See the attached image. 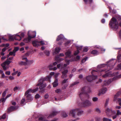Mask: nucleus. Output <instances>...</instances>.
<instances>
[{"label": "nucleus", "mask_w": 121, "mask_h": 121, "mask_svg": "<svg viewBox=\"0 0 121 121\" xmlns=\"http://www.w3.org/2000/svg\"><path fill=\"white\" fill-rule=\"evenodd\" d=\"M108 64L110 65L109 66H108L107 65H104V64H102L98 65L97 67V71L93 70L91 72L92 75L86 77V79L89 82H91L93 80L97 78V76H100L103 74L104 72L107 69L105 68L108 67V69L107 71L109 70V68L111 66V68L110 69H112L113 66L114 65L115 63H113V60H111L107 62Z\"/></svg>", "instance_id": "f257e3e1"}, {"label": "nucleus", "mask_w": 121, "mask_h": 121, "mask_svg": "<svg viewBox=\"0 0 121 121\" xmlns=\"http://www.w3.org/2000/svg\"><path fill=\"white\" fill-rule=\"evenodd\" d=\"M54 72H51L50 73V75H49L47 76L44 78H41L39 80V83L37 85V86H40L39 87V89H42L43 88L45 87L46 85V84H43V81L46 80H48L50 81V79L51 78V75H53L54 74Z\"/></svg>", "instance_id": "f03ea898"}, {"label": "nucleus", "mask_w": 121, "mask_h": 121, "mask_svg": "<svg viewBox=\"0 0 121 121\" xmlns=\"http://www.w3.org/2000/svg\"><path fill=\"white\" fill-rule=\"evenodd\" d=\"M38 88L37 87L33 90H32L31 89H30L27 90L25 92L24 95L25 96H26L27 100L29 102L32 101L33 99V98L31 95L29 94L31 92H35L38 91Z\"/></svg>", "instance_id": "7ed1b4c3"}, {"label": "nucleus", "mask_w": 121, "mask_h": 121, "mask_svg": "<svg viewBox=\"0 0 121 121\" xmlns=\"http://www.w3.org/2000/svg\"><path fill=\"white\" fill-rule=\"evenodd\" d=\"M109 25L111 28L117 29L118 28V22L117 19L114 17H112L111 19Z\"/></svg>", "instance_id": "20e7f679"}, {"label": "nucleus", "mask_w": 121, "mask_h": 121, "mask_svg": "<svg viewBox=\"0 0 121 121\" xmlns=\"http://www.w3.org/2000/svg\"><path fill=\"white\" fill-rule=\"evenodd\" d=\"M12 62V61L9 60L8 59H7L6 61L2 63L1 65L3 69L4 70H6L7 69L9 68L8 67H6V65H9L11 62Z\"/></svg>", "instance_id": "39448f33"}, {"label": "nucleus", "mask_w": 121, "mask_h": 121, "mask_svg": "<svg viewBox=\"0 0 121 121\" xmlns=\"http://www.w3.org/2000/svg\"><path fill=\"white\" fill-rule=\"evenodd\" d=\"M28 56V54L27 53H26L22 56V60H23L27 61V65H30L32 64L33 62V60L29 61L27 59V58L26 57Z\"/></svg>", "instance_id": "423d86ee"}, {"label": "nucleus", "mask_w": 121, "mask_h": 121, "mask_svg": "<svg viewBox=\"0 0 121 121\" xmlns=\"http://www.w3.org/2000/svg\"><path fill=\"white\" fill-rule=\"evenodd\" d=\"M29 31L28 32V38H25L23 40V41L26 43H28L29 42L30 40L32 38H33L35 37L36 36V32L35 31H34L33 32L35 34V35L33 36H30L29 34Z\"/></svg>", "instance_id": "0eeeda50"}, {"label": "nucleus", "mask_w": 121, "mask_h": 121, "mask_svg": "<svg viewBox=\"0 0 121 121\" xmlns=\"http://www.w3.org/2000/svg\"><path fill=\"white\" fill-rule=\"evenodd\" d=\"M82 104L83 106L86 107L91 106L92 105V103L90 101L86 100L83 102Z\"/></svg>", "instance_id": "6e6552de"}, {"label": "nucleus", "mask_w": 121, "mask_h": 121, "mask_svg": "<svg viewBox=\"0 0 121 121\" xmlns=\"http://www.w3.org/2000/svg\"><path fill=\"white\" fill-rule=\"evenodd\" d=\"M105 113L108 116L111 113H115L116 111L114 110H112V109H110L108 108L105 109Z\"/></svg>", "instance_id": "1a4fd4ad"}, {"label": "nucleus", "mask_w": 121, "mask_h": 121, "mask_svg": "<svg viewBox=\"0 0 121 121\" xmlns=\"http://www.w3.org/2000/svg\"><path fill=\"white\" fill-rule=\"evenodd\" d=\"M121 93L120 92H118L115 95L114 99V101H116L117 100L118 102H121V98L117 99V97L120 95Z\"/></svg>", "instance_id": "9d476101"}, {"label": "nucleus", "mask_w": 121, "mask_h": 121, "mask_svg": "<svg viewBox=\"0 0 121 121\" xmlns=\"http://www.w3.org/2000/svg\"><path fill=\"white\" fill-rule=\"evenodd\" d=\"M68 71L67 69H65L62 72V75L61 76V78L62 79L65 78L67 77Z\"/></svg>", "instance_id": "9b49d317"}, {"label": "nucleus", "mask_w": 121, "mask_h": 121, "mask_svg": "<svg viewBox=\"0 0 121 121\" xmlns=\"http://www.w3.org/2000/svg\"><path fill=\"white\" fill-rule=\"evenodd\" d=\"M121 77V74L118 75L117 76L114 77L113 78H111L108 80V84H109L111 83L114 80L116 79V78H119Z\"/></svg>", "instance_id": "f8f14e48"}, {"label": "nucleus", "mask_w": 121, "mask_h": 121, "mask_svg": "<svg viewBox=\"0 0 121 121\" xmlns=\"http://www.w3.org/2000/svg\"><path fill=\"white\" fill-rule=\"evenodd\" d=\"M87 88V87H83L82 88L81 92L79 94L80 97L81 98H82V95H85V91Z\"/></svg>", "instance_id": "ddd939ff"}, {"label": "nucleus", "mask_w": 121, "mask_h": 121, "mask_svg": "<svg viewBox=\"0 0 121 121\" xmlns=\"http://www.w3.org/2000/svg\"><path fill=\"white\" fill-rule=\"evenodd\" d=\"M76 113V109H73L71 110L70 112L69 115L72 117H75Z\"/></svg>", "instance_id": "4468645a"}, {"label": "nucleus", "mask_w": 121, "mask_h": 121, "mask_svg": "<svg viewBox=\"0 0 121 121\" xmlns=\"http://www.w3.org/2000/svg\"><path fill=\"white\" fill-rule=\"evenodd\" d=\"M107 90V88L106 87H104L101 89L99 91V93L98 94L99 96L102 94H104L105 93Z\"/></svg>", "instance_id": "2eb2a0df"}, {"label": "nucleus", "mask_w": 121, "mask_h": 121, "mask_svg": "<svg viewBox=\"0 0 121 121\" xmlns=\"http://www.w3.org/2000/svg\"><path fill=\"white\" fill-rule=\"evenodd\" d=\"M112 76L111 73L110 72H109L106 73L105 74L103 75L102 76L103 78H105Z\"/></svg>", "instance_id": "dca6fc26"}, {"label": "nucleus", "mask_w": 121, "mask_h": 121, "mask_svg": "<svg viewBox=\"0 0 121 121\" xmlns=\"http://www.w3.org/2000/svg\"><path fill=\"white\" fill-rule=\"evenodd\" d=\"M59 113V112L56 111H53L50 114L48 117L49 118L50 117H52L56 115Z\"/></svg>", "instance_id": "f3484780"}, {"label": "nucleus", "mask_w": 121, "mask_h": 121, "mask_svg": "<svg viewBox=\"0 0 121 121\" xmlns=\"http://www.w3.org/2000/svg\"><path fill=\"white\" fill-rule=\"evenodd\" d=\"M17 109V108L16 106H12L8 108V111L10 112L14 111Z\"/></svg>", "instance_id": "a211bd4d"}, {"label": "nucleus", "mask_w": 121, "mask_h": 121, "mask_svg": "<svg viewBox=\"0 0 121 121\" xmlns=\"http://www.w3.org/2000/svg\"><path fill=\"white\" fill-rule=\"evenodd\" d=\"M39 41L36 40L32 42L33 45L35 47H38L40 46V44H39Z\"/></svg>", "instance_id": "6ab92c4d"}, {"label": "nucleus", "mask_w": 121, "mask_h": 121, "mask_svg": "<svg viewBox=\"0 0 121 121\" xmlns=\"http://www.w3.org/2000/svg\"><path fill=\"white\" fill-rule=\"evenodd\" d=\"M53 65H50L48 66L49 69L50 70H56L57 69V68L56 67H53Z\"/></svg>", "instance_id": "aec40b11"}, {"label": "nucleus", "mask_w": 121, "mask_h": 121, "mask_svg": "<svg viewBox=\"0 0 121 121\" xmlns=\"http://www.w3.org/2000/svg\"><path fill=\"white\" fill-rule=\"evenodd\" d=\"M60 49L59 48H56L55 50L53 51V54H56L58 53L59 52Z\"/></svg>", "instance_id": "412c9836"}, {"label": "nucleus", "mask_w": 121, "mask_h": 121, "mask_svg": "<svg viewBox=\"0 0 121 121\" xmlns=\"http://www.w3.org/2000/svg\"><path fill=\"white\" fill-rule=\"evenodd\" d=\"M14 38L16 40H20L22 39L21 37L17 34H16L14 36Z\"/></svg>", "instance_id": "4be33fe9"}, {"label": "nucleus", "mask_w": 121, "mask_h": 121, "mask_svg": "<svg viewBox=\"0 0 121 121\" xmlns=\"http://www.w3.org/2000/svg\"><path fill=\"white\" fill-rule=\"evenodd\" d=\"M82 47L81 46H76V49H77V51H76V55L78 54L79 52V51L81 49Z\"/></svg>", "instance_id": "5701e85b"}, {"label": "nucleus", "mask_w": 121, "mask_h": 121, "mask_svg": "<svg viewBox=\"0 0 121 121\" xmlns=\"http://www.w3.org/2000/svg\"><path fill=\"white\" fill-rule=\"evenodd\" d=\"M58 80L57 78H56L54 82L53 83V87H56L58 84Z\"/></svg>", "instance_id": "b1692460"}, {"label": "nucleus", "mask_w": 121, "mask_h": 121, "mask_svg": "<svg viewBox=\"0 0 121 121\" xmlns=\"http://www.w3.org/2000/svg\"><path fill=\"white\" fill-rule=\"evenodd\" d=\"M77 112V115L78 116L81 115L82 113V111L79 109H76V112Z\"/></svg>", "instance_id": "393cba45"}, {"label": "nucleus", "mask_w": 121, "mask_h": 121, "mask_svg": "<svg viewBox=\"0 0 121 121\" xmlns=\"http://www.w3.org/2000/svg\"><path fill=\"white\" fill-rule=\"evenodd\" d=\"M55 60L58 62V63L60 62L61 61L63 60V59L59 58L58 56L56 57Z\"/></svg>", "instance_id": "a878e982"}, {"label": "nucleus", "mask_w": 121, "mask_h": 121, "mask_svg": "<svg viewBox=\"0 0 121 121\" xmlns=\"http://www.w3.org/2000/svg\"><path fill=\"white\" fill-rule=\"evenodd\" d=\"M27 61H22L19 63V65H27Z\"/></svg>", "instance_id": "bb28decb"}, {"label": "nucleus", "mask_w": 121, "mask_h": 121, "mask_svg": "<svg viewBox=\"0 0 121 121\" xmlns=\"http://www.w3.org/2000/svg\"><path fill=\"white\" fill-rule=\"evenodd\" d=\"M64 36L62 34L60 35L56 39V41H58L60 40H61L63 38Z\"/></svg>", "instance_id": "cd10ccee"}, {"label": "nucleus", "mask_w": 121, "mask_h": 121, "mask_svg": "<svg viewBox=\"0 0 121 121\" xmlns=\"http://www.w3.org/2000/svg\"><path fill=\"white\" fill-rule=\"evenodd\" d=\"M91 54L95 55H97L99 54L98 52L96 50H93L91 52Z\"/></svg>", "instance_id": "c85d7f7f"}, {"label": "nucleus", "mask_w": 121, "mask_h": 121, "mask_svg": "<svg viewBox=\"0 0 121 121\" xmlns=\"http://www.w3.org/2000/svg\"><path fill=\"white\" fill-rule=\"evenodd\" d=\"M62 116L63 117H66L68 115L65 112H62Z\"/></svg>", "instance_id": "c756f323"}, {"label": "nucleus", "mask_w": 121, "mask_h": 121, "mask_svg": "<svg viewBox=\"0 0 121 121\" xmlns=\"http://www.w3.org/2000/svg\"><path fill=\"white\" fill-rule=\"evenodd\" d=\"M71 52L70 51H68L67 52L65 53V55H66L67 57H69L70 56Z\"/></svg>", "instance_id": "7c9ffc66"}, {"label": "nucleus", "mask_w": 121, "mask_h": 121, "mask_svg": "<svg viewBox=\"0 0 121 121\" xmlns=\"http://www.w3.org/2000/svg\"><path fill=\"white\" fill-rule=\"evenodd\" d=\"M88 58L87 57H86L83 59L81 61L82 64V63H84L87 59Z\"/></svg>", "instance_id": "2f4dec72"}, {"label": "nucleus", "mask_w": 121, "mask_h": 121, "mask_svg": "<svg viewBox=\"0 0 121 121\" xmlns=\"http://www.w3.org/2000/svg\"><path fill=\"white\" fill-rule=\"evenodd\" d=\"M117 60L119 62L121 61V54L117 56Z\"/></svg>", "instance_id": "473e14b6"}, {"label": "nucleus", "mask_w": 121, "mask_h": 121, "mask_svg": "<svg viewBox=\"0 0 121 121\" xmlns=\"http://www.w3.org/2000/svg\"><path fill=\"white\" fill-rule=\"evenodd\" d=\"M69 60H65V62L66 63V64H65L64 65L65 67H66L68 65H69Z\"/></svg>", "instance_id": "72a5a7b5"}, {"label": "nucleus", "mask_w": 121, "mask_h": 121, "mask_svg": "<svg viewBox=\"0 0 121 121\" xmlns=\"http://www.w3.org/2000/svg\"><path fill=\"white\" fill-rule=\"evenodd\" d=\"M9 40L10 41H12L13 40V36H10L9 37Z\"/></svg>", "instance_id": "f704fd0d"}, {"label": "nucleus", "mask_w": 121, "mask_h": 121, "mask_svg": "<svg viewBox=\"0 0 121 121\" xmlns=\"http://www.w3.org/2000/svg\"><path fill=\"white\" fill-rule=\"evenodd\" d=\"M108 81L105 80L103 82L104 85V86H106L108 85L109 84H108Z\"/></svg>", "instance_id": "c9c22d12"}, {"label": "nucleus", "mask_w": 121, "mask_h": 121, "mask_svg": "<svg viewBox=\"0 0 121 121\" xmlns=\"http://www.w3.org/2000/svg\"><path fill=\"white\" fill-rule=\"evenodd\" d=\"M9 54L10 55H13L14 56H15V53L13 51V52H10L9 53Z\"/></svg>", "instance_id": "e433bc0d"}, {"label": "nucleus", "mask_w": 121, "mask_h": 121, "mask_svg": "<svg viewBox=\"0 0 121 121\" xmlns=\"http://www.w3.org/2000/svg\"><path fill=\"white\" fill-rule=\"evenodd\" d=\"M103 121H112L110 119H109L105 117H104L103 119Z\"/></svg>", "instance_id": "4c0bfd02"}, {"label": "nucleus", "mask_w": 121, "mask_h": 121, "mask_svg": "<svg viewBox=\"0 0 121 121\" xmlns=\"http://www.w3.org/2000/svg\"><path fill=\"white\" fill-rule=\"evenodd\" d=\"M25 98H22V99L21 100V104H23V105H24V102H25Z\"/></svg>", "instance_id": "58836bf2"}, {"label": "nucleus", "mask_w": 121, "mask_h": 121, "mask_svg": "<svg viewBox=\"0 0 121 121\" xmlns=\"http://www.w3.org/2000/svg\"><path fill=\"white\" fill-rule=\"evenodd\" d=\"M68 80V79H65L62 82V85H64V83H66V81Z\"/></svg>", "instance_id": "ea45409f"}, {"label": "nucleus", "mask_w": 121, "mask_h": 121, "mask_svg": "<svg viewBox=\"0 0 121 121\" xmlns=\"http://www.w3.org/2000/svg\"><path fill=\"white\" fill-rule=\"evenodd\" d=\"M98 99L96 97H94L92 98V100L94 102H96L98 101Z\"/></svg>", "instance_id": "a19ab883"}, {"label": "nucleus", "mask_w": 121, "mask_h": 121, "mask_svg": "<svg viewBox=\"0 0 121 121\" xmlns=\"http://www.w3.org/2000/svg\"><path fill=\"white\" fill-rule=\"evenodd\" d=\"M44 53L47 56L49 55L50 54V52L49 51H45L44 52Z\"/></svg>", "instance_id": "79ce46f5"}, {"label": "nucleus", "mask_w": 121, "mask_h": 121, "mask_svg": "<svg viewBox=\"0 0 121 121\" xmlns=\"http://www.w3.org/2000/svg\"><path fill=\"white\" fill-rule=\"evenodd\" d=\"M109 101V99H107L105 103V106L106 107V106H107L108 105V102Z\"/></svg>", "instance_id": "37998d69"}, {"label": "nucleus", "mask_w": 121, "mask_h": 121, "mask_svg": "<svg viewBox=\"0 0 121 121\" xmlns=\"http://www.w3.org/2000/svg\"><path fill=\"white\" fill-rule=\"evenodd\" d=\"M39 120L40 121H48L47 120H45L44 118L42 117L39 118Z\"/></svg>", "instance_id": "c03bdc74"}, {"label": "nucleus", "mask_w": 121, "mask_h": 121, "mask_svg": "<svg viewBox=\"0 0 121 121\" xmlns=\"http://www.w3.org/2000/svg\"><path fill=\"white\" fill-rule=\"evenodd\" d=\"M39 44H40V45H43L45 44L44 41H41L39 42Z\"/></svg>", "instance_id": "a18cd8bd"}, {"label": "nucleus", "mask_w": 121, "mask_h": 121, "mask_svg": "<svg viewBox=\"0 0 121 121\" xmlns=\"http://www.w3.org/2000/svg\"><path fill=\"white\" fill-rule=\"evenodd\" d=\"M88 50L87 47H85L83 48V51L84 52H86Z\"/></svg>", "instance_id": "49530a36"}, {"label": "nucleus", "mask_w": 121, "mask_h": 121, "mask_svg": "<svg viewBox=\"0 0 121 121\" xmlns=\"http://www.w3.org/2000/svg\"><path fill=\"white\" fill-rule=\"evenodd\" d=\"M84 2L86 3L88 2H89V3H91L92 1V0H83Z\"/></svg>", "instance_id": "de8ad7c7"}, {"label": "nucleus", "mask_w": 121, "mask_h": 121, "mask_svg": "<svg viewBox=\"0 0 121 121\" xmlns=\"http://www.w3.org/2000/svg\"><path fill=\"white\" fill-rule=\"evenodd\" d=\"M19 49V48L18 47H16L14 48V49L13 50V51L15 52V53Z\"/></svg>", "instance_id": "09e8293b"}, {"label": "nucleus", "mask_w": 121, "mask_h": 121, "mask_svg": "<svg viewBox=\"0 0 121 121\" xmlns=\"http://www.w3.org/2000/svg\"><path fill=\"white\" fill-rule=\"evenodd\" d=\"M55 92L56 93H59L61 92V90L60 89H57L55 91Z\"/></svg>", "instance_id": "8fccbe9b"}, {"label": "nucleus", "mask_w": 121, "mask_h": 121, "mask_svg": "<svg viewBox=\"0 0 121 121\" xmlns=\"http://www.w3.org/2000/svg\"><path fill=\"white\" fill-rule=\"evenodd\" d=\"M49 97V95L48 94H45L44 96V97L45 99H47Z\"/></svg>", "instance_id": "3c124183"}, {"label": "nucleus", "mask_w": 121, "mask_h": 121, "mask_svg": "<svg viewBox=\"0 0 121 121\" xmlns=\"http://www.w3.org/2000/svg\"><path fill=\"white\" fill-rule=\"evenodd\" d=\"M40 97V96L39 94H36L35 96V98L36 99H38Z\"/></svg>", "instance_id": "603ef678"}, {"label": "nucleus", "mask_w": 121, "mask_h": 121, "mask_svg": "<svg viewBox=\"0 0 121 121\" xmlns=\"http://www.w3.org/2000/svg\"><path fill=\"white\" fill-rule=\"evenodd\" d=\"M95 110L96 111L99 113H100L101 112L100 110L98 108H96Z\"/></svg>", "instance_id": "864d4df0"}, {"label": "nucleus", "mask_w": 121, "mask_h": 121, "mask_svg": "<svg viewBox=\"0 0 121 121\" xmlns=\"http://www.w3.org/2000/svg\"><path fill=\"white\" fill-rule=\"evenodd\" d=\"M60 73H56L55 74V79L56 78L60 75Z\"/></svg>", "instance_id": "5fc2aeb1"}, {"label": "nucleus", "mask_w": 121, "mask_h": 121, "mask_svg": "<svg viewBox=\"0 0 121 121\" xmlns=\"http://www.w3.org/2000/svg\"><path fill=\"white\" fill-rule=\"evenodd\" d=\"M9 79L11 80H13L14 79V77L12 76H10L9 77Z\"/></svg>", "instance_id": "6e6d98bb"}, {"label": "nucleus", "mask_w": 121, "mask_h": 121, "mask_svg": "<svg viewBox=\"0 0 121 121\" xmlns=\"http://www.w3.org/2000/svg\"><path fill=\"white\" fill-rule=\"evenodd\" d=\"M5 118V114H4L0 118V119H4Z\"/></svg>", "instance_id": "4d7b16f0"}, {"label": "nucleus", "mask_w": 121, "mask_h": 121, "mask_svg": "<svg viewBox=\"0 0 121 121\" xmlns=\"http://www.w3.org/2000/svg\"><path fill=\"white\" fill-rule=\"evenodd\" d=\"M121 112H120L119 110H118L117 111V115H120Z\"/></svg>", "instance_id": "13d9d810"}, {"label": "nucleus", "mask_w": 121, "mask_h": 121, "mask_svg": "<svg viewBox=\"0 0 121 121\" xmlns=\"http://www.w3.org/2000/svg\"><path fill=\"white\" fill-rule=\"evenodd\" d=\"M96 48H99L98 47H96ZM99 48L100 49V50L101 51H103V52H104V51H105V49H103V48H101V47H99Z\"/></svg>", "instance_id": "bf43d9fd"}, {"label": "nucleus", "mask_w": 121, "mask_h": 121, "mask_svg": "<svg viewBox=\"0 0 121 121\" xmlns=\"http://www.w3.org/2000/svg\"><path fill=\"white\" fill-rule=\"evenodd\" d=\"M80 58V57L79 56H76V61L78 60H79Z\"/></svg>", "instance_id": "052dcab7"}, {"label": "nucleus", "mask_w": 121, "mask_h": 121, "mask_svg": "<svg viewBox=\"0 0 121 121\" xmlns=\"http://www.w3.org/2000/svg\"><path fill=\"white\" fill-rule=\"evenodd\" d=\"M10 71H7L5 72V74L6 75H9L10 74Z\"/></svg>", "instance_id": "680f3d73"}, {"label": "nucleus", "mask_w": 121, "mask_h": 121, "mask_svg": "<svg viewBox=\"0 0 121 121\" xmlns=\"http://www.w3.org/2000/svg\"><path fill=\"white\" fill-rule=\"evenodd\" d=\"M117 67V69H121V64L118 65Z\"/></svg>", "instance_id": "e2e57ef3"}, {"label": "nucleus", "mask_w": 121, "mask_h": 121, "mask_svg": "<svg viewBox=\"0 0 121 121\" xmlns=\"http://www.w3.org/2000/svg\"><path fill=\"white\" fill-rule=\"evenodd\" d=\"M18 71H17L15 72L12 73V75H16L18 73Z\"/></svg>", "instance_id": "0e129e2a"}, {"label": "nucleus", "mask_w": 121, "mask_h": 121, "mask_svg": "<svg viewBox=\"0 0 121 121\" xmlns=\"http://www.w3.org/2000/svg\"><path fill=\"white\" fill-rule=\"evenodd\" d=\"M6 94V91H4L2 93V96L3 97H4Z\"/></svg>", "instance_id": "69168bd1"}, {"label": "nucleus", "mask_w": 121, "mask_h": 121, "mask_svg": "<svg viewBox=\"0 0 121 121\" xmlns=\"http://www.w3.org/2000/svg\"><path fill=\"white\" fill-rule=\"evenodd\" d=\"M57 67L58 68H59L60 67H61V68H62L61 65L60 64H58L57 65Z\"/></svg>", "instance_id": "338daca9"}, {"label": "nucleus", "mask_w": 121, "mask_h": 121, "mask_svg": "<svg viewBox=\"0 0 121 121\" xmlns=\"http://www.w3.org/2000/svg\"><path fill=\"white\" fill-rule=\"evenodd\" d=\"M17 89L18 87L17 86H16L14 88L13 90L14 91H15Z\"/></svg>", "instance_id": "774afa93"}]
</instances>
